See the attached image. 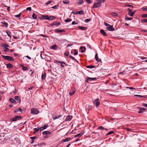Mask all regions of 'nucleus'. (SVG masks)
I'll list each match as a JSON object with an SVG mask.
<instances>
[{
	"instance_id": "nucleus-1",
	"label": "nucleus",
	"mask_w": 147,
	"mask_h": 147,
	"mask_svg": "<svg viewBox=\"0 0 147 147\" xmlns=\"http://www.w3.org/2000/svg\"><path fill=\"white\" fill-rule=\"evenodd\" d=\"M94 73V74L95 75H96L97 77L95 78H92V81L93 80H96L97 79L99 78V77L102 78V77L101 76L100 74L101 73V72L98 71H94V72H92V73Z\"/></svg>"
},
{
	"instance_id": "nucleus-2",
	"label": "nucleus",
	"mask_w": 147,
	"mask_h": 147,
	"mask_svg": "<svg viewBox=\"0 0 147 147\" xmlns=\"http://www.w3.org/2000/svg\"><path fill=\"white\" fill-rule=\"evenodd\" d=\"M1 57L4 59L8 61H14V59L12 57L9 56H5L3 55H1Z\"/></svg>"
},
{
	"instance_id": "nucleus-3",
	"label": "nucleus",
	"mask_w": 147,
	"mask_h": 147,
	"mask_svg": "<svg viewBox=\"0 0 147 147\" xmlns=\"http://www.w3.org/2000/svg\"><path fill=\"white\" fill-rule=\"evenodd\" d=\"M39 111L37 109L33 108L31 109L30 112L32 114L36 115L39 113Z\"/></svg>"
},
{
	"instance_id": "nucleus-4",
	"label": "nucleus",
	"mask_w": 147,
	"mask_h": 147,
	"mask_svg": "<svg viewBox=\"0 0 147 147\" xmlns=\"http://www.w3.org/2000/svg\"><path fill=\"white\" fill-rule=\"evenodd\" d=\"M96 2L94 3L93 7L94 8H97L101 6V3L98 0H96Z\"/></svg>"
},
{
	"instance_id": "nucleus-5",
	"label": "nucleus",
	"mask_w": 147,
	"mask_h": 147,
	"mask_svg": "<svg viewBox=\"0 0 147 147\" xmlns=\"http://www.w3.org/2000/svg\"><path fill=\"white\" fill-rule=\"evenodd\" d=\"M127 10L128 11V14L130 16H133L135 13V11L133 12L131 9L130 8H128Z\"/></svg>"
},
{
	"instance_id": "nucleus-6",
	"label": "nucleus",
	"mask_w": 147,
	"mask_h": 147,
	"mask_svg": "<svg viewBox=\"0 0 147 147\" xmlns=\"http://www.w3.org/2000/svg\"><path fill=\"white\" fill-rule=\"evenodd\" d=\"M100 103L98 98H97L94 102V104L95 105V106L96 107L99 106L100 105Z\"/></svg>"
},
{
	"instance_id": "nucleus-7",
	"label": "nucleus",
	"mask_w": 147,
	"mask_h": 147,
	"mask_svg": "<svg viewBox=\"0 0 147 147\" xmlns=\"http://www.w3.org/2000/svg\"><path fill=\"white\" fill-rule=\"evenodd\" d=\"M55 61L57 63H61V66L62 67H64L65 66V65H66V63L65 62L62 61H59L58 60H55Z\"/></svg>"
},
{
	"instance_id": "nucleus-8",
	"label": "nucleus",
	"mask_w": 147,
	"mask_h": 147,
	"mask_svg": "<svg viewBox=\"0 0 147 147\" xmlns=\"http://www.w3.org/2000/svg\"><path fill=\"white\" fill-rule=\"evenodd\" d=\"M106 29L110 31H113L115 30L114 28L113 27V25H110Z\"/></svg>"
},
{
	"instance_id": "nucleus-9",
	"label": "nucleus",
	"mask_w": 147,
	"mask_h": 147,
	"mask_svg": "<svg viewBox=\"0 0 147 147\" xmlns=\"http://www.w3.org/2000/svg\"><path fill=\"white\" fill-rule=\"evenodd\" d=\"M61 115H57L55 114H53L52 115V117L53 119L55 120V119L61 117H62Z\"/></svg>"
},
{
	"instance_id": "nucleus-10",
	"label": "nucleus",
	"mask_w": 147,
	"mask_h": 147,
	"mask_svg": "<svg viewBox=\"0 0 147 147\" xmlns=\"http://www.w3.org/2000/svg\"><path fill=\"white\" fill-rule=\"evenodd\" d=\"M86 82H88L89 83H91L90 82L92 81V78H90L87 76L86 77Z\"/></svg>"
},
{
	"instance_id": "nucleus-11",
	"label": "nucleus",
	"mask_w": 147,
	"mask_h": 147,
	"mask_svg": "<svg viewBox=\"0 0 147 147\" xmlns=\"http://www.w3.org/2000/svg\"><path fill=\"white\" fill-rule=\"evenodd\" d=\"M76 91V89L75 88H74L72 89L69 92V94L70 96L73 95L75 93Z\"/></svg>"
},
{
	"instance_id": "nucleus-12",
	"label": "nucleus",
	"mask_w": 147,
	"mask_h": 147,
	"mask_svg": "<svg viewBox=\"0 0 147 147\" xmlns=\"http://www.w3.org/2000/svg\"><path fill=\"white\" fill-rule=\"evenodd\" d=\"M71 140V138H68L64 139H63L61 140V142H66L69 141Z\"/></svg>"
},
{
	"instance_id": "nucleus-13",
	"label": "nucleus",
	"mask_w": 147,
	"mask_h": 147,
	"mask_svg": "<svg viewBox=\"0 0 147 147\" xmlns=\"http://www.w3.org/2000/svg\"><path fill=\"white\" fill-rule=\"evenodd\" d=\"M100 33L101 34H102L103 36H107V33L105 32V31L102 29H101L100 31Z\"/></svg>"
},
{
	"instance_id": "nucleus-14",
	"label": "nucleus",
	"mask_w": 147,
	"mask_h": 147,
	"mask_svg": "<svg viewBox=\"0 0 147 147\" xmlns=\"http://www.w3.org/2000/svg\"><path fill=\"white\" fill-rule=\"evenodd\" d=\"M47 125H44L43 127H41L40 128H39V130L40 131H42V130L45 129L47 127Z\"/></svg>"
},
{
	"instance_id": "nucleus-15",
	"label": "nucleus",
	"mask_w": 147,
	"mask_h": 147,
	"mask_svg": "<svg viewBox=\"0 0 147 147\" xmlns=\"http://www.w3.org/2000/svg\"><path fill=\"white\" fill-rule=\"evenodd\" d=\"M72 116L68 115L66 117L65 121H70L72 118Z\"/></svg>"
},
{
	"instance_id": "nucleus-16",
	"label": "nucleus",
	"mask_w": 147,
	"mask_h": 147,
	"mask_svg": "<svg viewBox=\"0 0 147 147\" xmlns=\"http://www.w3.org/2000/svg\"><path fill=\"white\" fill-rule=\"evenodd\" d=\"M83 134V133L82 132H80L79 134L75 135L74 136V138H77V137H80L82 136Z\"/></svg>"
},
{
	"instance_id": "nucleus-17",
	"label": "nucleus",
	"mask_w": 147,
	"mask_h": 147,
	"mask_svg": "<svg viewBox=\"0 0 147 147\" xmlns=\"http://www.w3.org/2000/svg\"><path fill=\"white\" fill-rule=\"evenodd\" d=\"M20 66L22 68V69L24 71L28 69V68L24 66L23 65L21 64L20 65Z\"/></svg>"
},
{
	"instance_id": "nucleus-18",
	"label": "nucleus",
	"mask_w": 147,
	"mask_h": 147,
	"mask_svg": "<svg viewBox=\"0 0 147 147\" xmlns=\"http://www.w3.org/2000/svg\"><path fill=\"white\" fill-rule=\"evenodd\" d=\"M76 3L79 5H81L84 3V1L83 0H77Z\"/></svg>"
},
{
	"instance_id": "nucleus-19",
	"label": "nucleus",
	"mask_w": 147,
	"mask_h": 147,
	"mask_svg": "<svg viewBox=\"0 0 147 147\" xmlns=\"http://www.w3.org/2000/svg\"><path fill=\"white\" fill-rule=\"evenodd\" d=\"M49 17L48 20H52L56 18L55 16H49Z\"/></svg>"
},
{
	"instance_id": "nucleus-20",
	"label": "nucleus",
	"mask_w": 147,
	"mask_h": 147,
	"mask_svg": "<svg viewBox=\"0 0 147 147\" xmlns=\"http://www.w3.org/2000/svg\"><path fill=\"white\" fill-rule=\"evenodd\" d=\"M80 29L83 30H86L87 28L84 26H79L78 27Z\"/></svg>"
},
{
	"instance_id": "nucleus-21",
	"label": "nucleus",
	"mask_w": 147,
	"mask_h": 147,
	"mask_svg": "<svg viewBox=\"0 0 147 147\" xmlns=\"http://www.w3.org/2000/svg\"><path fill=\"white\" fill-rule=\"evenodd\" d=\"M55 32L57 33H60L62 32H65V31L64 30H56Z\"/></svg>"
},
{
	"instance_id": "nucleus-22",
	"label": "nucleus",
	"mask_w": 147,
	"mask_h": 147,
	"mask_svg": "<svg viewBox=\"0 0 147 147\" xmlns=\"http://www.w3.org/2000/svg\"><path fill=\"white\" fill-rule=\"evenodd\" d=\"M51 134V132L49 131H45L42 132V134Z\"/></svg>"
},
{
	"instance_id": "nucleus-23",
	"label": "nucleus",
	"mask_w": 147,
	"mask_h": 147,
	"mask_svg": "<svg viewBox=\"0 0 147 147\" xmlns=\"http://www.w3.org/2000/svg\"><path fill=\"white\" fill-rule=\"evenodd\" d=\"M18 111H20L21 112H22V109L21 108H19L17 109L14 111V112L15 113H16Z\"/></svg>"
},
{
	"instance_id": "nucleus-24",
	"label": "nucleus",
	"mask_w": 147,
	"mask_h": 147,
	"mask_svg": "<svg viewBox=\"0 0 147 147\" xmlns=\"http://www.w3.org/2000/svg\"><path fill=\"white\" fill-rule=\"evenodd\" d=\"M42 17L43 19H45L47 20H48V18H49V16L48 15H45V16H44V15H42L41 16Z\"/></svg>"
},
{
	"instance_id": "nucleus-25",
	"label": "nucleus",
	"mask_w": 147,
	"mask_h": 147,
	"mask_svg": "<svg viewBox=\"0 0 147 147\" xmlns=\"http://www.w3.org/2000/svg\"><path fill=\"white\" fill-rule=\"evenodd\" d=\"M80 49L82 53H84L85 50V48L83 47H81Z\"/></svg>"
},
{
	"instance_id": "nucleus-26",
	"label": "nucleus",
	"mask_w": 147,
	"mask_h": 147,
	"mask_svg": "<svg viewBox=\"0 0 147 147\" xmlns=\"http://www.w3.org/2000/svg\"><path fill=\"white\" fill-rule=\"evenodd\" d=\"M46 74L44 72L43 74L41 76V78L42 79H45V78Z\"/></svg>"
},
{
	"instance_id": "nucleus-27",
	"label": "nucleus",
	"mask_w": 147,
	"mask_h": 147,
	"mask_svg": "<svg viewBox=\"0 0 147 147\" xmlns=\"http://www.w3.org/2000/svg\"><path fill=\"white\" fill-rule=\"evenodd\" d=\"M15 99L18 101H20V98L18 96H16L15 97Z\"/></svg>"
},
{
	"instance_id": "nucleus-28",
	"label": "nucleus",
	"mask_w": 147,
	"mask_h": 147,
	"mask_svg": "<svg viewBox=\"0 0 147 147\" xmlns=\"http://www.w3.org/2000/svg\"><path fill=\"white\" fill-rule=\"evenodd\" d=\"M1 45V46L2 47H9V45L6 43H2Z\"/></svg>"
},
{
	"instance_id": "nucleus-29",
	"label": "nucleus",
	"mask_w": 147,
	"mask_h": 147,
	"mask_svg": "<svg viewBox=\"0 0 147 147\" xmlns=\"http://www.w3.org/2000/svg\"><path fill=\"white\" fill-rule=\"evenodd\" d=\"M6 66L7 67L10 68H11L13 67V65L11 64L10 63H9L6 64Z\"/></svg>"
},
{
	"instance_id": "nucleus-30",
	"label": "nucleus",
	"mask_w": 147,
	"mask_h": 147,
	"mask_svg": "<svg viewBox=\"0 0 147 147\" xmlns=\"http://www.w3.org/2000/svg\"><path fill=\"white\" fill-rule=\"evenodd\" d=\"M95 58L96 60L98 62L99 61V60L98 58V54L97 53H96L95 55Z\"/></svg>"
},
{
	"instance_id": "nucleus-31",
	"label": "nucleus",
	"mask_w": 147,
	"mask_h": 147,
	"mask_svg": "<svg viewBox=\"0 0 147 147\" xmlns=\"http://www.w3.org/2000/svg\"><path fill=\"white\" fill-rule=\"evenodd\" d=\"M6 32L7 33V35H8V36L10 38H11V32L10 31H9L8 30H7L6 31Z\"/></svg>"
},
{
	"instance_id": "nucleus-32",
	"label": "nucleus",
	"mask_w": 147,
	"mask_h": 147,
	"mask_svg": "<svg viewBox=\"0 0 147 147\" xmlns=\"http://www.w3.org/2000/svg\"><path fill=\"white\" fill-rule=\"evenodd\" d=\"M133 19L132 18H129L127 17L126 16L125 17V19L127 20H131Z\"/></svg>"
},
{
	"instance_id": "nucleus-33",
	"label": "nucleus",
	"mask_w": 147,
	"mask_h": 147,
	"mask_svg": "<svg viewBox=\"0 0 147 147\" xmlns=\"http://www.w3.org/2000/svg\"><path fill=\"white\" fill-rule=\"evenodd\" d=\"M9 100L12 103H14L15 102V100L13 98H10Z\"/></svg>"
},
{
	"instance_id": "nucleus-34",
	"label": "nucleus",
	"mask_w": 147,
	"mask_h": 147,
	"mask_svg": "<svg viewBox=\"0 0 147 147\" xmlns=\"http://www.w3.org/2000/svg\"><path fill=\"white\" fill-rule=\"evenodd\" d=\"M98 128V129H100V130H102L103 129H105V130H107V129H105L104 128V127H102V126H100Z\"/></svg>"
},
{
	"instance_id": "nucleus-35",
	"label": "nucleus",
	"mask_w": 147,
	"mask_h": 147,
	"mask_svg": "<svg viewBox=\"0 0 147 147\" xmlns=\"http://www.w3.org/2000/svg\"><path fill=\"white\" fill-rule=\"evenodd\" d=\"M63 2L65 4H68L69 3V1L68 0H63Z\"/></svg>"
},
{
	"instance_id": "nucleus-36",
	"label": "nucleus",
	"mask_w": 147,
	"mask_h": 147,
	"mask_svg": "<svg viewBox=\"0 0 147 147\" xmlns=\"http://www.w3.org/2000/svg\"><path fill=\"white\" fill-rule=\"evenodd\" d=\"M138 109L140 110V111L138 112V113H143L144 112V111L142 109L141 107H138Z\"/></svg>"
},
{
	"instance_id": "nucleus-37",
	"label": "nucleus",
	"mask_w": 147,
	"mask_h": 147,
	"mask_svg": "<svg viewBox=\"0 0 147 147\" xmlns=\"http://www.w3.org/2000/svg\"><path fill=\"white\" fill-rule=\"evenodd\" d=\"M112 16H118V14L115 12H113L111 14Z\"/></svg>"
},
{
	"instance_id": "nucleus-38",
	"label": "nucleus",
	"mask_w": 147,
	"mask_h": 147,
	"mask_svg": "<svg viewBox=\"0 0 147 147\" xmlns=\"http://www.w3.org/2000/svg\"><path fill=\"white\" fill-rule=\"evenodd\" d=\"M72 20L71 19L69 18H68L65 20V22H69L71 21Z\"/></svg>"
},
{
	"instance_id": "nucleus-39",
	"label": "nucleus",
	"mask_w": 147,
	"mask_h": 147,
	"mask_svg": "<svg viewBox=\"0 0 147 147\" xmlns=\"http://www.w3.org/2000/svg\"><path fill=\"white\" fill-rule=\"evenodd\" d=\"M1 23H2L3 24V26H5V27H8V24L7 23H6L5 22H2Z\"/></svg>"
},
{
	"instance_id": "nucleus-40",
	"label": "nucleus",
	"mask_w": 147,
	"mask_h": 147,
	"mask_svg": "<svg viewBox=\"0 0 147 147\" xmlns=\"http://www.w3.org/2000/svg\"><path fill=\"white\" fill-rule=\"evenodd\" d=\"M77 13L80 14H83L84 13V11L83 10H81L77 11Z\"/></svg>"
},
{
	"instance_id": "nucleus-41",
	"label": "nucleus",
	"mask_w": 147,
	"mask_h": 147,
	"mask_svg": "<svg viewBox=\"0 0 147 147\" xmlns=\"http://www.w3.org/2000/svg\"><path fill=\"white\" fill-rule=\"evenodd\" d=\"M32 18H33L34 19H36L37 18V16L35 13H33L32 16Z\"/></svg>"
},
{
	"instance_id": "nucleus-42",
	"label": "nucleus",
	"mask_w": 147,
	"mask_h": 147,
	"mask_svg": "<svg viewBox=\"0 0 147 147\" xmlns=\"http://www.w3.org/2000/svg\"><path fill=\"white\" fill-rule=\"evenodd\" d=\"M52 48L53 49H55L57 48V45H54L52 46Z\"/></svg>"
},
{
	"instance_id": "nucleus-43",
	"label": "nucleus",
	"mask_w": 147,
	"mask_h": 147,
	"mask_svg": "<svg viewBox=\"0 0 147 147\" xmlns=\"http://www.w3.org/2000/svg\"><path fill=\"white\" fill-rule=\"evenodd\" d=\"M125 5L126 7H132V8H133V6L132 5L128 4H125Z\"/></svg>"
},
{
	"instance_id": "nucleus-44",
	"label": "nucleus",
	"mask_w": 147,
	"mask_h": 147,
	"mask_svg": "<svg viewBox=\"0 0 147 147\" xmlns=\"http://www.w3.org/2000/svg\"><path fill=\"white\" fill-rule=\"evenodd\" d=\"M91 20V19H88L85 20L84 22L86 23H88Z\"/></svg>"
},
{
	"instance_id": "nucleus-45",
	"label": "nucleus",
	"mask_w": 147,
	"mask_h": 147,
	"mask_svg": "<svg viewBox=\"0 0 147 147\" xmlns=\"http://www.w3.org/2000/svg\"><path fill=\"white\" fill-rule=\"evenodd\" d=\"M60 24H61V23L60 22H55V24H54V25L56 26H58V25H60Z\"/></svg>"
},
{
	"instance_id": "nucleus-46",
	"label": "nucleus",
	"mask_w": 147,
	"mask_h": 147,
	"mask_svg": "<svg viewBox=\"0 0 147 147\" xmlns=\"http://www.w3.org/2000/svg\"><path fill=\"white\" fill-rule=\"evenodd\" d=\"M141 22H147V19H144L141 20Z\"/></svg>"
},
{
	"instance_id": "nucleus-47",
	"label": "nucleus",
	"mask_w": 147,
	"mask_h": 147,
	"mask_svg": "<svg viewBox=\"0 0 147 147\" xmlns=\"http://www.w3.org/2000/svg\"><path fill=\"white\" fill-rule=\"evenodd\" d=\"M142 16L143 18H147V14H144L142 15Z\"/></svg>"
},
{
	"instance_id": "nucleus-48",
	"label": "nucleus",
	"mask_w": 147,
	"mask_h": 147,
	"mask_svg": "<svg viewBox=\"0 0 147 147\" xmlns=\"http://www.w3.org/2000/svg\"><path fill=\"white\" fill-rule=\"evenodd\" d=\"M15 117H16L17 119H21V116H19V115H16L15 116Z\"/></svg>"
},
{
	"instance_id": "nucleus-49",
	"label": "nucleus",
	"mask_w": 147,
	"mask_h": 147,
	"mask_svg": "<svg viewBox=\"0 0 147 147\" xmlns=\"http://www.w3.org/2000/svg\"><path fill=\"white\" fill-rule=\"evenodd\" d=\"M59 6L58 5H57L53 6L52 7V8H53L54 9H57V7Z\"/></svg>"
},
{
	"instance_id": "nucleus-50",
	"label": "nucleus",
	"mask_w": 147,
	"mask_h": 147,
	"mask_svg": "<svg viewBox=\"0 0 147 147\" xmlns=\"http://www.w3.org/2000/svg\"><path fill=\"white\" fill-rule=\"evenodd\" d=\"M34 131L36 133L39 130V129H38L37 128H35L34 129Z\"/></svg>"
},
{
	"instance_id": "nucleus-51",
	"label": "nucleus",
	"mask_w": 147,
	"mask_h": 147,
	"mask_svg": "<svg viewBox=\"0 0 147 147\" xmlns=\"http://www.w3.org/2000/svg\"><path fill=\"white\" fill-rule=\"evenodd\" d=\"M3 49L4 51L5 52L8 51L9 50V49L7 47H4Z\"/></svg>"
},
{
	"instance_id": "nucleus-52",
	"label": "nucleus",
	"mask_w": 147,
	"mask_h": 147,
	"mask_svg": "<svg viewBox=\"0 0 147 147\" xmlns=\"http://www.w3.org/2000/svg\"><path fill=\"white\" fill-rule=\"evenodd\" d=\"M114 133V132L113 131H109L108 134H107V135H110Z\"/></svg>"
},
{
	"instance_id": "nucleus-53",
	"label": "nucleus",
	"mask_w": 147,
	"mask_h": 147,
	"mask_svg": "<svg viewBox=\"0 0 147 147\" xmlns=\"http://www.w3.org/2000/svg\"><path fill=\"white\" fill-rule=\"evenodd\" d=\"M65 55L66 56H68L69 55V52L68 51H66L64 53Z\"/></svg>"
},
{
	"instance_id": "nucleus-54",
	"label": "nucleus",
	"mask_w": 147,
	"mask_h": 147,
	"mask_svg": "<svg viewBox=\"0 0 147 147\" xmlns=\"http://www.w3.org/2000/svg\"><path fill=\"white\" fill-rule=\"evenodd\" d=\"M21 14V13H19V14H18L17 15H15V17L16 18H19L20 17Z\"/></svg>"
},
{
	"instance_id": "nucleus-55",
	"label": "nucleus",
	"mask_w": 147,
	"mask_h": 147,
	"mask_svg": "<svg viewBox=\"0 0 147 147\" xmlns=\"http://www.w3.org/2000/svg\"><path fill=\"white\" fill-rule=\"evenodd\" d=\"M52 2V1H47V2L46 3H45V4L46 5H48L49 4Z\"/></svg>"
},
{
	"instance_id": "nucleus-56",
	"label": "nucleus",
	"mask_w": 147,
	"mask_h": 147,
	"mask_svg": "<svg viewBox=\"0 0 147 147\" xmlns=\"http://www.w3.org/2000/svg\"><path fill=\"white\" fill-rule=\"evenodd\" d=\"M126 88H129V89H134V90H135L136 89V88H133L132 87H126Z\"/></svg>"
},
{
	"instance_id": "nucleus-57",
	"label": "nucleus",
	"mask_w": 147,
	"mask_h": 147,
	"mask_svg": "<svg viewBox=\"0 0 147 147\" xmlns=\"http://www.w3.org/2000/svg\"><path fill=\"white\" fill-rule=\"evenodd\" d=\"M12 120L13 121H15L17 120L16 117H13L12 119Z\"/></svg>"
},
{
	"instance_id": "nucleus-58",
	"label": "nucleus",
	"mask_w": 147,
	"mask_h": 147,
	"mask_svg": "<svg viewBox=\"0 0 147 147\" xmlns=\"http://www.w3.org/2000/svg\"><path fill=\"white\" fill-rule=\"evenodd\" d=\"M78 23H77L75 21H73L72 23V25H74V24H78Z\"/></svg>"
},
{
	"instance_id": "nucleus-59",
	"label": "nucleus",
	"mask_w": 147,
	"mask_h": 147,
	"mask_svg": "<svg viewBox=\"0 0 147 147\" xmlns=\"http://www.w3.org/2000/svg\"><path fill=\"white\" fill-rule=\"evenodd\" d=\"M101 3H103L105 2L106 0H98ZM98 0H97V1Z\"/></svg>"
},
{
	"instance_id": "nucleus-60",
	"label": "nucleus",
	"mask_w": 147,
	"mask_h": 147,
	"mask_svg": "<svg viewBox=\"0 0 147 147\" xmlns=\"http://www.w3.org/2000/svg\"><path fill=\"white\" fill-rule=\"evenodd\" d=\"M74 51H75V52L74 53V55H77L78 54V52H76V49H74Z\"/></svg>"
},
{
	"instance_id": "nucleus-61",
	"label": "nucleus",
	"mask_w": 147,
	"mask_h": 147,
	"mask_svg": "<svg viewBox=\"0 0 147 147\" xmlns=\"http://www.w3.org/2000/svg\"><path fill=\"white\" fill-rule=\"evenodd\" d=\"M37 137V136H34V137H30V138L31 139H33L32 140H34V139H36Z\"/></svg>"
},
{
	"instance_id": "nucleus-62",
	"label": "nucleus",
	"mask_w": 147,
	"mask_h": 147,
	"mask_svg": "<svg viewBox=\"0 0 147 147\" xmlns=\"http://www.w3.org/2000/svg\"><path fill=\"white\" fill-rule=\"evenodd\" d=\"M104 24L106 26H110V25L105 22H104Z\"/></svg>"
},
{
	"instance_id": "nucleus-63",
	"label": "nucleus",
	"mask_w": 147,
	"mask_h": 147,
	"mask_svg": "<svg viewBox=\"0 0 147 147\" xmlns=\"http://www.w3.org/2000/svg\"><path fill=\"white\" fill-rule=\"evenodd\" d=\"M142 9L143 11H147V7H142Z\"/></svg>"
},
{
	"instance_id": "nucleus-64",
	"label": "nucleus",
	"mask_w": 147,
	"mask_h": 147,
	"mask_svg": "<svg viewBox=\"0 0 147 147\" xmlns=\"http://www.w3.org/2000/svg\"><path fill=\"white\" fill-rule=\"evenodd\" d=\"M32 9L31 7H28L26 8V10H28L30 11Z\"/></svg>"
}]
</instances>
